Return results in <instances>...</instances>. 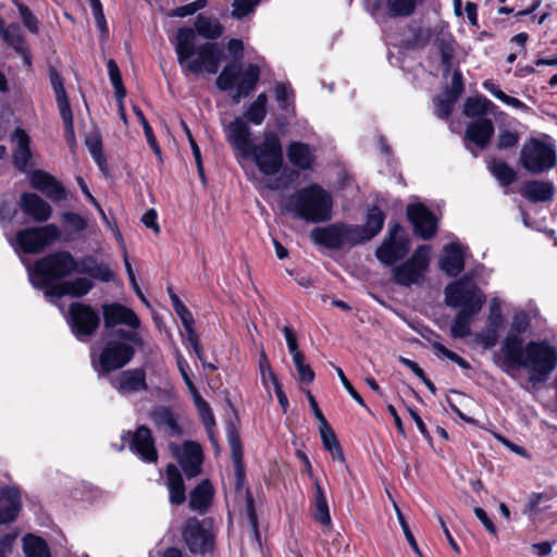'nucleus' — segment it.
I'll return each mask as SVG.
<instances>
[{
	"instance_id": "nucleus-4",
	"label": "nucleus",
	"mask_w": 557,
	"mask_h": 557,
	"mask_svg": "<svg viewBox=\"0 0 557 557\" xmlns=\"http://www.w3.org/2000/svg\"><path fill=\"white\" fill-rule=\"evenodd\" d=\"M333 199L319 184L312 183L296 190L283 206V210L307 223L319 224L332 219Z\"/></svg>"
},
{
	"instance_id": "nucleus-39",
	"label": "nucleus",
	"mask_w": 557,
	"mask_h": 557,
	"mask_svg": "<svg viewBox=\"0 0 557 557\" xmlns=\"http://www.w3.org/2000/svg\"><path fill=\"white\" fill-rule=\"evenodd\" d=\"M320 437L322 441V445L325 450H327L333 460H338L341 462H345V455L343 448L330 424L325 425V428H319Z\"/></svg>"
},
{
	"instance_id": "nucleus-15",
	"label": "nucleus",
	"mask_w": 557,
	"mask_h": 557,
	"mask_svg": "<svg viewBox=\"0 0 557 557\" xmlns=\"http://www.w3.org/2000/svg\"><path fill=\"white\" fill-rule=\"evenodd\" d=\"M101 311L106 330H112L117 325H125L131 329L129 331L140 327V320L135 311L122 304H103Z\"/></svg>"
},
{
	"instance_id": "nucleus-20",
	"label": "nucleus",
	"mask_w": 557,
	"mask_h": 557,
	"mask_svg": "<svg viewBox=\"0 0 557 557\" xmlns=\"http://www.w3.org/2000/svg\"><path fill=\"white\" fill-rule=\"evenodd\" d=\"M495 127L492 120L483 117L468 124L463 141L468 149L469 144H474L479 149H485L494 135Z\"/></svg>"
},
{
	"instance_id": "nucleus-10",
	"label": "nucleus",
	"mask_w": 557,
	"mask_h": 557,
	"mask_svg": "<svg viewBox=\"0 0 557 557\" xmlns=\"http://www.w3.org/2000/svg\"><path fill=\"white\" fill-rule=\"evenodd\" d=\"M66 322L76 339L88 342L98 331L101 318L92 306L75 301L69 306Z\"/></svg>"
},
{
	"instance_id": "nucleus-8",
	"label": "nucleus",
	"mask_w": 557,
	"mask_h": 557,
	"mask_svg": "<svg viewBox=\"0 0 557 557\" xmlns=\"http://www.w3.org/2000/svg\"><path fill=\"white\" fill-rule=\"evenodd\" d=\"M243 157L252 159L259 171L267 176L278 173L284 162L281 140L273 132L264 133L261 144L252 143Z\"/></svg>"
},
{
	"instance_id": "nucleus-2",
	"label": "nucleus",
	"mask_w": 557,
	"mask_h": 557,
	"mask_svg": "<svg viewBox=\"0 0 557 557\" xmlns=\"http://www.w3.org/2000/svg\"><path fill=\"white\" fill-rule=\"evenodd\" d=\"M499 368L510 377H516L520 369L528 371V381L540 385L548 381L557 367V349L547 341H530L507 334L500 345Z\"/></svg>"
},
{
	"instance_id": "nucleus-5",
	"label": "nucleus",
	"mask_w": 557,
	"mask_h": 557,
	"mask_svg": "<svg viewBox=\"0 0 557 557\" xmlns=\"http://www.w3.org/2000/svg\"><path fill=\"white\" fill-rule=\"evenodd\" d=\"M144 338L137 331L119 329L108 339L92 366L99 375H107L128 364L134 358L135 347H144Z\"/></svg>"
},
{
	"instance_id": "nucleus-55",
	"label": "nucleus",
	"mask_w": 557,
	"mask_h": 557,
	"mask_svg": "<svg viewBox=\"0 0 557 557\" xmlns=\"http://www.w3.org/2000/svg\"><path fill=\"white\" fill-rule=\"evenodd\" d=\"M431 346L436 352L441 354L443 357L449 359L450 361L457 363L461 369L468 370L471 368L470 363L466 359L446 348L442 343L433 342L431 343Z\"/></svg>"
},
{
	"instance_id": "nucleus-64",
	"label": "nucleus",
	"mask_w": 557,
	"mask_h": 557,
	"mask_svg": "<svg viewBox=\"0 0 557 557\" xmlns=\"http://www.w3.org/2000/svg\"><path fill=\"white\" fill-rule=\"evenodd\" d=\"M463 77L459 70H455L451 76V85L450 88L447 89L446 94L451 98L459 99V97L463 94Z\"/></svg>"
},
{
	"instance_id": "nucleus-50",
	"label": "nucleus",
	"mask_w": 557,
	"mask_h": 557,
	"mask_svg": "<svg viewBox=\"0 0 557 557\" xmlns=\"http://www.w3.org/2000/svg\"><path fill=\"white\" fill-rule=\"evenodd\" d=\"M520 135L517 131L500 129L495 147L497 150H508L518 146Z\"/></svg>"
},
{
	"instance_id": "nucleus-31",
	"label": "nucleus",
	"mask_w": 557,
	"mask_h": 557,
	"mask_svg": "<svg viewBox=\"0 0 557 557\" xmlns=\"http://www.w3.org/2000/svg\"><path fill=\"white\" fill-rule=\"evenodd\" d=\"M77 273L89 275L95 280L106 283L114 278V273L109 265L104 262H99L92 256H85L78 260Z\"/></svg>"
},
{
	"instance_id": "nucleus-35",
	"label": "nucleus",
	"mask_w": 557,
	"mask_h": 557,
	"mask_svg": "<svg viewBox=\"0 0 557 557\" xmlns=\"http://www.w3.org/2000/svg\"><path fill=\"white\" fill-rule=\"evenodd\" d=\"M441 55V64L443 66V76L447 77L453 67L455 57L456 40L450 34L437 36L434 40Z\"/></svg>"
},
{
	"instance_id": "nucleus-49",
	"label": "nucleus",
	"mask_w": 557,
	"mask_h": 557,
	"mask_svg": "<svg viewBox=\"0 0 557 557\" xmlns=\"http://www.w3.org/2000/svg\"><path fill=\"white\" fill-rule=\"evenodd\" d=\"M133 110L143 126L146 139H147L150 148L153 150V152L157 156H161V148H160V146L157 141V138L153 134L152 127L150 126L149 122L145 117L143 111L138 107H134Z\"/></svg>"
},
{
	"instance_id": "nucleus-29",
	"label": "nucleus",
	"mask_w": 557,
	"mask_h": 557,
	"mask_svg": "<svg viewBox=\"0 0 557 557\" xmlns=\"http://www.w3.org/2000/svg\"><path fill=\"white\" fill-rule=\"evenodd\" d=\"M440 268L448 276H458L465 269V258L459 244L450 243L444 248Z\"/></svg>"
},
{
	"instance_id": "nucleus-16",
	"label": "nucleus",
	"mask_w": 557,
	"mask_h": 557,
	"mask_svg": "<svg viewBox=\"0 0 557 557\" xmlns=\"http://www.w3.org/2000/svg\"><path fill=\"white\" fill-rule=\"evenodd\" d=\"M407 216L413 226L414 234L420 238L428 240L436 234V218L424 205H409L407 207Z\"/></svg>"
},
{
	"instance_id": "nucleus-27",
	"label": "nucleus",
	"mask_w": 557,
	"mask_h": 557,
	"mask_svg": "<svg viewBox=\"0 0 557 557\" xmlns=\"http://www.w3.org/2000/svg\"><path fill=\"white\" fill-rule=\"evenodd\" d=\"M288 161L301 171H311L315 161V156L308 144L301 141H292L286 150Z\"/></svg>"
},
{
	"instance_id": "nucleus-46",
	"label": "nucleus",
	"mask_w": 557,
	"mask_h": 557,
	"mask_svg": "<svg viewBox=\"0 0 557 557\" xmlns=\"http://www.w3.org/2000/svg\"><path fill=\"white\" fill-rule=\"evenodd\" d=\"M109 77L114 88V96L117 101H122L126 96V89L123 85L122 75L116 62L110 59L107 63Z\"/></svg>"
},
{
	"instance_id": "nucleus-30",
	"label": "nucleus",
	"mask_w": 557,
	"mask_h": 557,
	"mask_svg": "<svg viewBox=\"0 0 557 557\" xmlns=\"http://www.w3.org/2000/svg\"><path fill=\"white\" fill-rule=\"evenodd\" d=\"M165 473L170 503L175 506L184 504L186 500V488L178 468L173 463H169Z\"/></svg>"
},
{
	"instance_id": "nucleus-41",
	"label": "nucleus",
	"mask_w": 557,
	"mask_h": 557,
	"mask_svg": "<svg viewBox=\"0 0 557 557\" xmlns=\"http://www.w3.org/2000/svg\"><path fill=\"white\" fill-rule=\"evenodd\" d=\"M493 102L484 96L469 97L463 104V114L467 117H481L487 114Z\"/></svg>"
},
{
	"instance_id": "nucleus-59",
	"label": "nucleus",
	"mask_w": 557,
	"mask_h": 557,
	"mask_svg": "<svg viewBox=\"0 0 557 557\" xmlns=\"http://www.w3.org/2000/svg\"><path fill=\"white\" fill-rule=\"evenodd\" d=\"M433 37V30L430 27H418L412 32L410 40L411 47L424 48Z\"/></svg>"
},
{
	"instance_id": "nucleus-17",
	"label": "nucleus",
	"mask_w": 557,
	"mask_h": 557,
	"mask_svg": "<svg viewBox=\"0 0 557 557\" xmlns=\"http://www.w3.org/2000/svg\"><path fill=\"white\" fill-rule=\"evenodd\" d=\"M30 186L42 193L53 202H60L67 198L65 187L53 175L42 170H34L29 173Z\"/></svg>"
},
{
	"instance_id": "nucleus-1",
	"label": "nucleus",
	"mask_w": 557,
	"mask_h": 557,
	"mask_svg": "<svg viewBox=\"0 0 557 557\" xmlns=\"http://www.w3.org/2000/svg\"><path fill=\"white\" fill-rule=\"evenodd\" d=\"M225 28L215 17L198 14L194 28L178 27L175 35L174 51L182 72L199 75L202 72L216 74L223 57L221 46L212 40L219 39Z\"/></svg>"
},
{
	"instance_id": "nucleus-57",
	"label": "nucleus",
	"mask_w": 557,
	"mask_h": 557,
	"mask_svg": "<svg viewBox=\"0 0 557 557\" xmlns=\"http://www.w3.org/2000/svg\"><path fill=\"white\" fill-rule=\"evenodd\" d=\"M530 326L529 315L524 311L516 312L512 317L511 329L508 334L521 336Z\"/></svg>"
},
{
	"instance_id": "nucleus-61",
	"label": "nucleus",
	"mask_w": 557,
	"mask_h": 557,
	"mask_svg": "<svg viewBox=\"0 0 557 557\" xmlns=\"http://www.w3.org/2000/svg\"><path fill=\"white\" fill-rule=\"evenodd\" d=\"M486 324L493 327H502L504 324L500 302L496 298L491 301Z\"/></svg>"
},
{
	"instance_id": "nucleus-52",
	"label": "nucleus",
	"mask_w": 557,
	"mask_h": 557,
	"mask_svg": "<svg viewBox=\"0 0 557 557\" xmlns=\"http://www.w3.org/2000/svg\"><path fill=\"white\" fill-rule=\"evenodd\" d=\"M13 2L16 4L17 9H18V12H20V16H21V20L24 24V26L33 34H37L38 30H39V21L38 18L33 14V12L30 11V9L23 4V3H20L17 2L16 0H13Z\"/></svg>"
},
{
	"instance_id": "nucleus-21",
	"label": "nucleus",
	"mask_w": 557,
	"mask_h": 557,
	"mask_svg": "<svg viewBox=\"0 0 557 557\" xmlns=\"http://www.w3.org/2000/svg\"><path fill=\"white\" fill-rule=\"evenodd\" d=\"M178 462L188 479L199 475L203 462V451L201 446L194 441L184 442L182 446V455L178 457Z\"/></svg>"
},
{
	"instance_id": "nucleus-60",
	"label": "nucleus",
	"mask_w": 557,
	"mask_h": 557,
	"mask_svg": "<svg viewBox=\"0 0 557 557\" xmlns=\"http://www.w3.org/2000/svg\"><path fill=\"white\" fill-rule=\"evenodd\" d=\"M268 371H269V379L271 380V382L274 386V392H275L277 401H278L283 412L286 413L288 410V407H289L288 398H287L285 392L283 391L282 384L278 382V380H277L275 373L272 371V369H270L268 367Z\"/></svg>"
},
{
	"instance_id": "nucleus-43",
	"label": "nucleus",
	"mask_w": 557,
	"mask_h": 557,
	"mask_svg": "<svg viewBox=\"0 0 557 557\" xmlns=\"http://www.w3.org/2000/svg\"><path fill=\"white\" fill-rule=\"evenodd\" d=\"M275 100L282 111L295 110V92L288 83H277L274 88Z\"/></svg>"
},
{
	"instance_id": "nucleus-38",
	"label": "nucleus",
	"mask_w": 557,
	"mask_h": 557,
	"mask_svg": "<svg viewBox=\"0 0 557 557\" xmlns=\"http://www.w3.org/2000/svg\"><path fill=\"white\" fill-rule=\"evenodd\" d=\"M342 247L345 245L357 246L371 240L361 225L338 222Z\"/></svg>"
},
{
	"instance_id": "nucleus-23",
	"label": "nucleus",
	"mask_w": 557,
	"mask_h": 557,
	"mask_svg": "<svg viewBox=\"0 0 557 557\" xmlns=\"http://www.w3.org/2000/svg\"><path fill=\"white\" fill-rule=\"evenodd\" d=\"M409 240L405 236H400L398 240L385 238L381 246L375 250V257L386 265H392L403 260L409 252Z\"/></svg>"
},
{
	"instance_id": "nucleus-11",
	"label": "nucleus",
	"mask_w": 557,
	"mask_h": 557,
	"mask_svg": "<svg viewBox=\"0 0 557 557\" xmlns=\"http://www.w3.org/2000/svg\"><path fill=\"white\" fill-rule=\"evenodd\" d=\"M60 237L55 224L20 230L15 235L17 247L24 253H39Z\"/></svg>"
},
{
	"instance_id": "nucleus-56",
	"label": "nucleus",
	"mask_w": 557,
	"mask_h": 557,
	"mask_svg": "<svg viewBox=\"0 0 557 557\" xmlns=\"http://www.w3.org/2000/svg\"><path fill=\"white\" fill-rule=\"evenodd\" d=\"M62 222L74 232H83L87 228V220L75 212H64L61 215Z\"/></svg>"
},
{
	"instance_id": "nucleus-45",
	"label": "nucleus",
	"mask_w": 557,
	"mask_h": 557,
	"mask_svg": "<svg viewBox=\"0 0 557 557\" xmlns=\"http://www.w3.org/2000/svg\"><path fill=\"white\" fill-rule=\"evenodd\" d=\"M3 40L10 45L16 52H25V39L21 34V27L17 23H12L7 27L2 35Z\"/></svg>"
},
{
	"instance_id": "nucleus-7",
	"label": "nucleus",
	"mask_w": 557,
	"mask_h": 557,
	"mask_svg": "<svg viewBox=\"0 0 557 557\" xmlns=\"http://www.w3.org/2000/svg\"><path fill=\"white\" fill-rule=\"evenodd\" d=\"M444 296L447 307L470 312H480L486 302L484 292L467 274L449 283L444 288Z\"/></svg>"
},
{
	"instance_id": "nucleus-32",
	"label": "nucleus",
	"mask_w": 557,
	"mask_h": 557,
	"mask_svg": "<svg viewBox=\"0 0 557 557\" xmlns=\"http://www.w3.org/2000/svg\"><path fill=\"white\" fill-rule=\"evenodd\" d=\"M214 496L213 485L209 480H202L190 492L189 507L200 513H205L210 507Z\"/></svg>"
},
{
	"instance_id": "nucleus-42",
	"label": "nucleus",
	"mask_w": 557,
	"mask_h": 557,
	"mask_svg": "<svg viewBox=\"0 0 557 557\" xmlns=\"http://www.w3.org/2000/svg\"><path fill=\"white\" fill-rule=\"evenodd\" d=\"M385 213L377 207L372 206L367 211L366 223L361 225L366 234L372 239L383 228L385 222Z\"/></svg>"
},
{
	"instance_id": "nucleus-9",
	"label": "nucleus",
	"mask_w": 557,
	"mask_h": 557,
	"mask_svg": "<svg viewBox=\"0 0 557 557\" xmlns=\"http://www.w3.org/2000/svg\"><path fill=\"white\" fill-rule=\"evenodd\" d=\"M519 162L528 172L542 174L556 165V149L552 144L532 137L523 144Z\"/></svg>"
},
{
	"instance_id": "nucleus-6",
	"label": "nucleus",
	"mask_w": 557,
	"mask_h": 557,
	"mask_svg": "<svg viewBox=\"0 0 557 557\" xmlns=\"http://www.w3.org/2000/svg\"><path fill=\"white\" fill-rule=\"evenodd\" d=\"M78 260L67 250H57L35 261L30 282L35 288L47 290L77 273Z\"/></svg>"
},
{
	"instance_id": "nucleus-48",
	"label": "nucleus",
	"mask_w": 557,
	"mask_h": 557,
	"mask_svg": "<svg viewBox=\"0 0 557 557\" xmlns=\"http://www.w3.org/2000/svg\"><path fill=\"white\" fill-rule=\"evenodd\" d=\"M50 78L55 94L59 110L61 111L62 109L71 108L65 88L63 86L62 77L55 71H52L50 74Z\"/></svg>"
},
{
	"instance_id": "nucleus-62",
	"label": "nucleus",
	"mask_w": 557,
	"mask_h": 557,
	"mask_svg": "<svg viewBox=\"0 0 557 557\" xmlns=\"http://www.w3.org/2000/svg\"><path fill=\"white\" fill-rule=\"evenodd\" d=\"M60 114H61V117H62L63 124H64V136L70 145L74 144L75 143V133H74L73 113H72L71 108L62 109L60 111Z\"/></svg>"
},
{
	"instance_id": "nucleus-33",
	"label": "nucleus",
	"mask_w": 557,
	"mask_h": 557,
	"mask_svg": "<svg viewBox=\"0 0 557 557\" xmlns=\"http://www.w3.org/2000/svg\"><path fill=\"white\" fill-rule=\"evenodd\" d=\"M310 238L317 245L329 249L337 250L342 248L338 223H334L324 227H314L310 232Z\"/></svg>"
},
{
	"instance_id": "nucleus-19",
	"label": "nucleus",
	"mask_w": 557,
	"mask_h": 557,
	"mask_svg": "<svg viewBox=\"0 0 557 557\" xmlns=\"http://www.w3.org/2000/svg\"><path fill=\"white\" fill-rule=\"evenodd\" d=\"M112 386L121 394L147 392L146 371L135 368L120 372L111 382Z\"/></svg>"
},
{
	"instance_id": "nucleus-51",
	"label": "nucleus",
	"mask_w": 557,
	"mask_h": 557,
	"mask_svg": "<svg viewBox=\"0 0 557 557\" xmlns=\"http://www.w3.org/2000/svg\"><path fill=\"white\" fill-rule=\"evenodd\" d=\"M433 101L436 116L447 121L453 113L457 99L446 94L444 98L435 97Z\"/></svg>"
},
{
	"instance_id": "nucleus-18",
	"label": "nucleus",
	"mask_w": 557,
	"mask_h": 557,
	"mask_svg": "<svg viewBox=\"0 0 557 557\" xmlns=\"http://www.w3.org/2000/svg\"><path fill=\"white\" fill-rule=\"evenodd\" d=\"M94 288V283L87 277H76L74 280H64L57 285L51 286L45 290V297L49 301H54L63 296H70L73 298H82L87 295Z\"/></svg>"
},
{
	"instance_id": "nucleus-40",
	"label": "nucleus",
	"mask_w": 557,
	"mask_h": 557,
	"mask_svg": "<svg viewBox=\"0 0 557 557\" xmlns=\"http://www.w3.org/2000/svg\"><path fill=\"white\" fill-rule=\"evenodd\" d=\"M23 550L26 557H51L47 542L34 534L23 537Z\"/></svg>"
},
{
	"instance_id": "nucleus-34",
	"label": "nucleus",
	"mask_w": 557,
	"mask_h": 557,
	"mask_svg": "<svg viewBox=\"0 0 557 557\" xmlns=\"http://www.w3.org/2000/svg\"><path fill=\"white\" fill-rule=\"evenodd\" d=\"M14 137L16 138V147L13 151V164L18 171L26 172L32 159L30 138L22 128L15 129Z\"/></svg>"
},
{
	"instance_id": "nucleus-36",
	"label": "nucleus",
	"mask_w": 557,
	"mask_h": 557,
	"mask_svg": "<svg viewBox=\"0 0 557 557\" xmlns=\"http://www.w3.org/2000/svg\"><path fill=\"white\" fill-rule=\"evenodd\" d=\"M487 170L503 187H508L517 180V172L503 160H487Z\"/></svg>"
},
{
	"instance_id": "nucleus-28",
	"label": "nucleus",
	"mask_w": 557,
	"mask_h": 557,
	"mask_svg": "<svg viewBox=\"0 0 557 557\" xmlns=\"http://www.w3.org/2000/svg\"><path fill=\"white\" fill-rule=\"evenodd\" d=\"M228 141L240 151L242 156L246 153L247 149L252 144L251 131L242 117L237 116L230 122L227 126Z\"/></svg>"
},
{
	"instance_id": "nucleus-14",
	"label": "nucleus",
	"mask_w": 557,
	"mask_h": 557,
	"mask_svg": "<svg viewBox=\"0 0 557 557\" xmlns=\"http://www.w3.org/2000/svg\"><path fill=\"white\" fill-rule=\"evenodd\" d=\"M182 534L193 554L205 555L213 549L214 541L211 532L205 529L202 522L196 517L186 520Z\"/></svg>"
},
{
	"instance_id": "nucleus-24",
	"label": "nucleus",
	"mask_w": 557,
	"mask_h": 557,
	"mask_svg": "<svg viewBox=\"0 0 557 557\" xmlns=\"http://www.w3.org/2000/svg\"><path fill=\"white\" fill-rule=\"evenodd\" d=\"M21 210L36 222H46L51 218V206L34 193H23L20 198Z\"/></svg>"
},
{
	"instance_id": "nucleus-22",
	"label": "nucleus",
	"mask_w": 557,
	"mask_h": 557,
	"mask_svg": "<svg viewBox=\"0 0 557 557\" xmlns=\"http://www.w3.org/2000/svg\"><path fill=\"white\" fill-rule=\"evenodd\" d=\"M149 419L159 431L170 437H178L183 433L177 417L171 407L163 405L153 407L149 412Z\"/></svg>"
},
{
	"instance_id": "nucleus-63",
	"label": "nucleus",
	"mask_w": 557,
	"mask_h": 557,
	"mask_svg": "<svg viewBox=\"0 0 557 557\" xmlns=\"http://www.w3.org/2000/svg\"><path fill=\"white\" fill-rule=\"evenodd\" d=\"M267 109H263L260 106L250 103L248 109L245 112V117L253 125H260L264 121L267 116Z\"/></svg>"
},
{
	"instance_id": "nucleus-58",
	"label": "nucleus",
	"mask_w": 557,
	"mask_h": 557,
	"mask_svg": "<svg viewBox=\"0 0 557 557\" xmlns=\"http://www.w3.org/2000/svg\"><path fill=\"white\" fill-rule=\"evenodd\" d=\"M499 329L486 324V330L478 334V341L484 349H491L498 343Z\"/></svg>"
},
{
	"instance_id": "nucleus-12",
	"label": "nucleus",
	"mask_w": 557,
	"mask_h": 557,
	"mask_svg": "<svg viewBox=\"0 0 557 557\" xmlns=\"http://www.w3.org/2000/svg\"><path fill=\"white\" fill-rule=\"evenodd\" d=\"M425 246H420L408 260L393 269L396 284L410 287L420 283L429 267L428 255L422 252Z\"/></svg>"
},
{
	"instance_id": "nucleus-47",
	"label": "nucleus",
	"mask_w": 557,
	"mask_h": 557,
	"mask_svg": "<svg viewBox=\"0 0 557 557\" xmlns=\"http://www.w3.org/2000/svg\"><path fill=\"white\" fill-rule=\"evenodd\" d=\"M226 438L231 448L232 460L244 458L240 436L233 421H230L226 425Z\"/></svg>"
},
{
	"instance_id": "nucleus-13",
	"label": "nucleus",
	"mask_w": 557,
	"mask_h": 557,
	"mask_svg": "<svg viewBox=\"0 0 557 557\" xmlns=\"http://www.w3.org/2000/svg\"><path fill=\"white\" fill-rule=\"evenodd\" d=\"M122 444L119 450L124 449L125 443L134 454L138 455L141 460L146 462H156L158 460V451L154 445V438L151 430L141 424L132 433L131 431L124 432L121 435Z\"/></svg>"
},
{
	"instance_id": "nucleus-44",
	"label": "nucleus",
	"mask_w": 557,
	"mask_h": 557,
	"mask_svg": "<svg viewBox=\"0 0 557 557\" xmlns=\"http://www.w3.org/2000/svg\"><path fill=\"white\" fill-rule=\"evenodd\" d=\"M391 17H407L416 10V0H385Z\"/></svg>"
},
{
	"instance_id": "nucleus-54",
	"label": "nucleus",
	"mask_w": 557,
	"mask_h": 557,
	"mask_svg": "<svg viewBox=\"0 0 557 557\" xmlns=\"http://www.w3.org/2000/svg\"><path fill=\"white\" fill-rule=\"evenodd\" d=\"M186 335L183 337L186 348H191L199 361H202L203 350L194 325L185 329Z\"/></svg>"
},
{
	"instance_id": "nucleus-53",
	"label": "nucleus",
	"mask_w": 557,
	"mask_h": 557,
	"mask_svg": "<svg viewBox=\"0 0 557 557\" xmlns=\"http://www.w3.org/2000/svg\"><path fill=\"white\" fill-rule=\"evenodd\" d=\"M261 0H234L232 7V16L237 20H243L260 3Z\"/></svg>"
},
{
	"instance_id": "nucleus-25",
	"label": "nucleus",
	"mask_w": 557,
	"mask_h": 557,
	"mask_svg": "<svg viewBox=\"0 0 557 557\" xmlns=\"http://www.w3.org/2000/svg\"><path fill=\"white\" fill-rule=\"evenodd\" d=\"M21 508L22 500L17 488H0V525L15 521Z\"/></svg>"
},
{
	"instance_id": "nucleus-26",
	"label": "nucleus",
	"mask_w": 557,
	"mask_h": 557,
	"mask_svg": "<svg viewBox=\"0 0 557 557\" xmlns=\"http://www.w3.org/2000/svg\"><path fill=\"white\" fill-rule=\"evenodd\" d=\"M520 195L530 202H547L554 198L555 186L548 181L532 180L520 188Z\"/></svg>"
},
{
	"instance_id": "nucleus-3",
	"label": "nucleus",
	"mask_w": 557,
	"mask_h": 557,
	"mask_svg": "<svg viewBox=\"0 0 557 557\" xmlns=\"http://www.w3.org/2000/svg\"><path fill=\"white\" fill-rule=\"evenodd\" d=\"M227 50L235 60L223 66L215 79V85L223 92L235 89L232 102L237 104L243 98L248 97L256 90L260 81L261 70L256 63H249L243 70L244 44L240 39H230Z\"/></svg>"
},
{
	"instance_id": "nucleus-37",
	"label": "nucleus",
	"mask_w": 557,
	"mask_h": 557,
	"mask_svg": "<svg viewBox=\"0 0 557 557\" xmlns=\"http://www.w3.org/2000/svg\"><path fill=\"white\" fill-rule=\"evenodd\" d=\"M479 312L469 310H459L450 325V336L453 338H466L471 334V324Z\"/></svg>"
}]
</instances>
